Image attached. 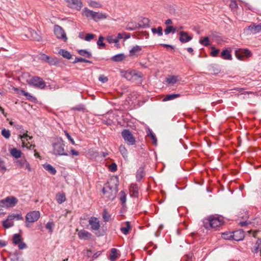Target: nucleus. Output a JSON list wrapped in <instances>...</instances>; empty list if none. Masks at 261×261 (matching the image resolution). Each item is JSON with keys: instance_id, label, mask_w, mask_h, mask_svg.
I'll list each match as a JSON object with an SVG mask.
<instances>
[{"instance_id": "nucleus-1", "label": "nucleus", "mask_w": 261, "mask_h": 261, "mask_svg": "<svg viewBox=\"0 0 261 261\" xmlns=\"http://www.w3.org/2000/svg\"><path fill=\"white\" fill-rule=\"evenodd\" d=\"M102 192L105 196L110 200H113L118 192V181L116 178L111 179L105 185Z\"/></svg>"}, {"instance_id": "nucleus-2", "label": "nucleus", "mask_w": 261, "mask_h": 261, "mask_svg": "<svg viewBox=\"0 0 261 261\" xmlns=\"http://www.w3.org/2000/svg\"><path fill=\"white\" fill-rule=\"evenodd\" d=\"M223 223V218L212 215L203 220V226L206 229L216 228L221 226Z\"/></svg>"}, {"instance_id": "nucleus-3", "label": "nucleus", "mask_w": 261, "mask_h": 261, "mask_svg": "<svg viewBox=\"0 0 261 261\" xmlns=\"http://www.w3.org/2000/svg\"><path fill=\"white\" fill-rule=\"evenodd\" d=\"M64 143L62 139H60L53 145V153L56 155H68L65 152Z\"/></svg>"}, {"instance_id": "nucleus-4", "label": "nucleus", "mask_w": 261, "mask_h": 261, "mask_svg": "<svg viewBox=\"0 0 261 261\" xmlns=\"http://www.w3.org/2000/svg\"><path fill=\"white\" fill-rule=\"evenodd\" d=\"M18 202V199L14 196H8L0 201V206L5 207H14Z\"/></svg>"}, {"instance_id": "nucleus-5", "label": "nucleus", "mask_w": 261, "mask_h": 261, "mask_svg": "<svg viewBox=\"0 0 261 261\" xmlns=\"http://www.w3.org/2000/svg\"><path fill=\"white\" fill-rule=\"evenodd\" d=\"M28 84L36 88L43 89L45 87V82L39 76L32 77L29 81Z\"/></svg>"}, {"instance_id": "nucleus-6", "label": "nucleus", "mask_w": 261, "mask_h": 261, "mask_svg": "<svg viewBox=\"0 0 261 261\" xmlns=\"http://www.w3.org/2000/svg\"><path fill=\"white\" fill-rule=\"evenodd\" d=\"M122 136L125 142L129 145L135 144L136 140L131 132L128 129H124L122 132Z\"/></svg>"}, {"instance_id": "nucleus-7", "label": "nucleus", "mask_w": 261, "mask_h": 261, "mask_svg": "<svg viewBox=\"0 0 261 261\" xmlns=\"http://www.w3.org/2000/svg\"><path fill=\"white\" fill-rule=\"evenodd\" d=\"M261 31V23L256 25L253 23L244 29V33L247 35L255 34Z\"/></svg>"}, {"instance_id": "nucleus-8", "label": "nucleus", "mask_w": 261, "mask_h": 261, "mask_svg": "<svg viewBox=\"0 0 261 261\" xmlns=\"http://www.w3.org/2000/svg\"><path fill=\"white\" fill-rule=\"evenodd\" d=\"M40 217L39 211H34L28 213L25 216L26 221L29 223H34L37 221Z\"/></svg>"}, {"instance_id": "nucleus-9", "label": "nucleus", "mask_w": 261, "mask_h": 261, "mask_svg": "<svg viewBox=\"0 0 261 261\" xmlns=\"http://www.w3.org/2000/svg\"><path fill=\"white\" fill-rule=\"evenodd\" d=\"M251 55V51L247 49H239L235 51L236 58L240 60H243L245 57H250Z\"/></svg>"}, {"instance_id": "nucleus-10", "label": "nucleus", "mask_w": 261, "mask_h": 261, "mask_svg": "<svg viewBox=\"0 0 261 261\" xmlns=\"http://www.w3.org/2000/svg\"><path fill=\"white\" fill-rule=\"evenodd\" d=\"M54 33L57 38L62 39L64 42L67 40L66 35L64 30L59 25H55L54 28Z\"/></svg>"}, {"instance_id": "nucleus-11", "label": "nucleus", "mask_w": 261, "mask_h": 261, "mask_svg": "<svg viewBox=\"0 0 261 261\" xmlns=\"http://www.w3.org/2000/svg\"><path fill=\"white\" fill-rule=\"evenodd\" d=\"M15 165L19 168L28 169L31 171L30 165L25 158H21L15 162Z\"/></svg>"}, {"instance_id": "nucleus-12", "label": "nucleus", "mask_w": 261, "mask_h": 261, "mask_svg": "<svg viewBox=\"0 0 261 261\" xmlns=\"http://www.w3.org/2000/svg\"><path fill=\"white\" fill-rule=\"evenodd\" d=\"M13 243L15 245H18L19 249L21 250L27 247L25 243L22 242V238L19 234L16 233L13 235Z\"/></svg>"}, {"instance_id": "nucleus-13", "label": "nucleus", "mask_w": 261, "mask_h": 261, "mask_svg": "<svg viewBox=\"0 0 261 261\" xmlns=\"http://www.w3.org/2000/svg\"><path fill=\"white\" fill-rule=\"evenodd\" d=\"M68 7L77 11L80 10L83 7L81 0H66Z\"/></svg>"}, {"instance_id": "nucleus-14", "label": "nucleus", "mask_w": 261, "mask_h": 261, "mask_svg": "<svg viewBox=\"0 0 261 261\" xmlns=\"http://www.w3.org/2000/svg\"><path fill=\"white\" fill-rule=\"evenodd\" d=\"M89 224L90 225L92 230L97 231L99 229L100 226V222L96 217H91L89 220Z\"/></svg>"}, {"instance_id": "nucleus-15", "label": "nucleus", "mask_w": 261, "mask_h": 261, "mask_svg": "<svg viewBox=\"0 0 261 261\" xmlns=\"http://www.w3.org/2000/svg\"><path fill=\"white\" fill-rule=\"evenodd\" d=\"M232 240L237 241L242 240L245 237L244 232L240 229L232 232Z\"/></svg>"}, {"instance_id": "nucleus-16", "label": "nucleus", "mask_w": 261, "mask_h": 261, "mask_svg": "<svg viewBox=\"0 0 261 261\" xmlns=\"http://www.w3.org/2000/svg\"><path fill=\"white\" fill-rule=\"evenodd\" d=\"M179 40L181 43H186L192 39V36H189L187 32L181 31L179 32Z\"/></svg>"}, {"instance_id": "nucleus-17", "label": "nucleus", "mask_w": 261, "mask_h": 261, "mask_svg": "<svg viewBox=\"0 0 261 261\" xmlns=\"http://www.w3.org/2000/svg\"><path fill=\"white\" fill-rule=\"evenodd\" d=\"M142 47L141 46L135 45L133 46L129 51V57L138 56L142 51Z\"/></svg>"}, {"instance_id": "nucleus-18", "label": "nucleus", "mask_w": 261, "mask_h": 261, "mask_svg": "<svg viewBox=\"0 0 261 261\" xmlns=\"http://www.w3.org/2000/svg\"><path fill=\"white\" fill-rule=\"evenodd\" d=\"M78 236L79 238L82 240H89L92 237V234L90 232L84 229L78 232Z\"/></svg>"}, {"instance_id": "nucleus-19", "label": "nucleus", "mask_w": 261, "mask_h": 261, "mask_svg": "<svg viewBox=\"0 0 261 261\" xmlns=\"http://www.w3.org/2000/svg\"><path fill=\"white\" fill-rule=\"evenodd\" d=\"M107 17L108 15L105 13L99 12H95L93 20H94L95 21H98L100 20L107 19Z\"/></svg>"}, {"instance_id": "nucleus-20", "label": "nucleus", "mask_w": 261, "mask_h": 261, "mask_svg": "<svg viewBox=\"0 0 261 261\" xmlns=\"http://www.w3.org/2000/svg\"><path fill=\"white\" fill-rule=\"evenodd\" d=\"M10 153L11 155L15 159L21 158L22 154L21 151L16 148L11 149L10 150Z\"/></svg>"}, {"instance_id": "nucleus-21", "label": "nucleus", "mask_w": 261, "mask_h": 261, "mask_svg": "<svg viewBox=\"0 0 261 261\" xmlns=\"http://www.w3.org/2000/svg\"><path fill=\"white\" fill-rule=\"evenodd\" d=\"M94 12V11L91 10L87 8H85L83 10L82 14L86 17L93 19Z\"/></svg>"}, {"instance_id": "nucleus-22", "label": "nucleus", "mask_w": 261, "mask_h": 261, "mask_svg": "<svg viewBox=\"0 0 261 261\" xmlns=\"http://www.w3.org/2000/svg\"><path fill=\"white\" fill-rule=\"evenodd\" d=\"M136 74L133 71H124L121 72V75L126 80L130 81L133 79V75Z\"/></svg>"}, {"instance_id": "nucleus-23", "label": "nucleus", "mask_w": 261, "mask_h": 261, "mask_svg": "<svg viewBox=\"0 0 261 261\" xmlns=\"http://www.w3.org/2000/svg\"><path fill=\"white\" fill-rule=\"evenodd\" d=\"M59 54L61 55L64 58H66L68 60H70L72 58V55L70 54V53L65 49H61L59 51Z\"/></svg>"}, {"instance_id": "nucleus-24", "label": "nucleus", "mask_w": 261, "mask_h": 261, "mask_svg": "<svg viewBox=\"0 0 261 261\" xmlns=\"http://www.w3.org/2000/svg\"><path fill=\"white\" fill-rule=\"evenodd\" d=\"M40 58L41 60L48 63L50 64H54L56 63L55 59L45 54L41 55Z\"/></svg>"}, {"instance_id": "nucleus-25", "label": "nucleus", "mask_w": 261, "mask_h": 261, "mask_svg": "<svg viewBox=\"0 0 261 261\" xmlns=\"http://www.w3.org/2000/svg\"><path fill=\"white\" fill-rule=\"evenodd\" d=\"M56 198L57 201L59 204H61L66 201L65 194L63 192L57 194Z\"/></svg>"}, {"instance_id": "nucleus-26", "label": "nucleus", "mask_w": 261, "mask_h": 261, "mask_svg": "<svg viewBox=\"0 0 261 261\" xmlns=\"http://www.w3.org/2000/svg\"><path fill=\"white\" fill-rule=\"evenodd\" d=\"M221 57L224 60H231L230 51L228 49L223 50L221 54Z\"/></svg>"}, {"instance_id": "nucleus-27", "label": "nucleus", "mask_w": 261, "mask_h": 261, "mask_svg": "<svg viewBox=\"0 0 261 261\" xmlns=\"http://www.w3.org/2000/svg\"><path fill=\"white\" fill-rule=\"evenodd\" d=\"M125 57L124 54L121 53L113 56L111 60L114 62H121L124 59Z\"/></svg>"}, {"instance_id": "nucleus-28", "label": "nucleus", "mask_w": 261, "mask_h": 261, "mask_svg": "<svg viewBox=\"0 0 261 261\" xmlns=\"http://www.w3.org/2000/svg\"><path fill=\"white\" fill-rule=\"evenodd\" d=\"M130 195L132 196L137 197L138 195V187L136 185H132L129 188Z\"/></svg>"}, {"instance_id": "nucleus-29", "label": "nucleus", "mask_w": 261, "mask_h": 261, "mask_svg": "<svg viewBox=\"0 0 261 261\" xmlns=\"http://www.w3.org/2000/svg\"><path fill=\"white\" fill-rule=\"evenodd\" d=\"M141 26L137 23L130 22L126 26V30L128 31H134L136 30Z\"/></svg>"}, {"instance_id": "nucleus-30", "label": "nucleus", "mask_w": 261, "mask_h": 261, "mask_svg": "<svg viewBox=\"0 0 261 261\" xmlns=\"http://www.w3.org/2000/svg\"><path fill=\"white\" fill-rule=\"evenodd\" d=\"M44 168L53 175H55L57 171L56 169L50 164H45L43 165Z\"/></svg>"}, {"instance_id": "nucleus-31", "label": "nucleus", "mask_w": 261, "mask_h": 261, "mask_svg": "<svg viewBox=\"0 0 261 261\" xmlns=\"http://www.w3.org/2000/svg\"><path fill=\"white\" fill-rule=\"evenodd\" d=\"M125 224L126 226L121 227L120 230L123 234L126 235L131 229V226L129 222L128 221L126 222Z\"/></svg>"}, {"instance_id": "nucleus-32", "label": "nucleus", "mask_w": 261, "mask_h": 261, "mask_svg": "<svg viewBox=\"0 0 261 261\" xmlns=\"http://www.w3.org/2000/svg\"><path fill=\"white\" fill-rule=\"evenodd\" d=\"M31 35L30 38L31 39L35 41H39L41 40V36L35 31H30Z\"/></svg>"}, {"instance_id": "nucleus-33", "label": "nucleus", "mask_w": 261, "mask_h": 261, "mask_svg": "<svg viewBox=\"0 0 261 261\" xmlns=\"http://www.w3.org/2000/svg\"><path fill=\"white\" fill-rule=\"evenodd\" d=\"M2 225L5 228H9L14 225V223L11 220H8V217L6 220L2 222Z\"/></svg>"}, {"instance_id": "nucleus-34", "label": "nucleus", "mask_w": 261, "mask_h": 261, "mask_svg": "<svg viewBox=\"0 0 261 261\" xmlns=\"http://www.w3.org/2000/svg\"><path fill=\"white\" fill-rule=\"evenodd\" d=\"M8 220H11V221L14 220V219H16L17 220H22L23 217H22L21 214H12L9 215L8 216Z\"/></svg>"}, {"instance_id": "nucleus-35", "label": "nucleus", "mask_w": 261, "mask_h": 261, "mask_svg": "<svg viewBox=\"0 0 261 261\" xmlns=\"http://www.w3.org/2000/svg\"><path fill=\"white\" fill-rule=\"evenodd\" d=\"M126 194L124 191H121L119 194V198L123 205L125 204L126 200Z\"/></svg>"}, {"instance_id": "nucleus-36", "label": "nucleus", "mask_w": 261, "mask_h": 261, "mask_svg": "<svg viewBox=\"0 0 261 261\" xmlns=\"http://www.w3.org/2000/svg\"><path fill=\"white\" fill-rule=\"evenodd\" d=\"M180 96V94H168L166 96V97L163 99L164 101L171 100L179 97Z\"/></svg>"}, {"instance_id": "nucleus-37", "label": "nucleus", "mask_w": 261, "mask_h": 261, "mask_svg": "<svg viewBox=\"0 0 261 261\" xmlns=\"http://www.w3.org/2000/svg\"><path fill=\"white\" fill-rule=\"evenodd\" d=\"M119 150L123 157L125 159H126L127 158V150L125 147V146L123 145H121L119 146Z\"/></svg>"}, {"instance_id": "nucleus-38", "label": "nucleus", "mask_w": 261, "mask_h": 261, "mask_svg": "<svg viewBox=\"0 0 261 261\" xmlns=\"http://www.w3.org/2000/svg\"><path fill=\"white\" fill-rule=\"evenodd\" d=\"M144 176V171L142 168H140L136 173L137 180L140 181Z\"/></svg>"}, {"instance_id": "nucleus-39", "label": "nucleus", "mask_w": 261, "mask_h": 261, "mask_svg": "<svg viewBox=\"0 0 261 261\" xmlns=\"http://www.w3.org/2000/svg\"><path fill=\"white\" fill-rule=\"evenodd\" d=\"M78 53L82 56L87 58H90L91 57V53L85 49H80L77 51Z\"/></svg>"}, {"instance_id": "nucleus-40", "label": "nucleus", "mask_w": 261, "mask_h": 261, "mask_svg": "<svg viewBox=\"0 0 261 261\" xmlns=\"http://www.w3.org/2000/svg\"><path fill=\"white\" fill-rule=\"evenodd\" d=\"M234 90H236L238 92H242V94H254V95H257V92H252V91H244L245 90V89L243 88H236L234 89Z\"/></svg>"}, {"instance_id": "nucleus-41", "label": "nucleus", "mask_w": 261, "mask_h": 261, "mask_svg": "<svg viewBox=\"0 0 261 261\" xmlns=\"http://www.w3.org/2000/svg\"><path fill=\"white\" fill-rule=\"evenodd\" d=\"M199 42L201 44L205 46H207L210 45L209 38L208 37H205L203 38L200 39Z\"/></svg>"}, {"instance_id": "nucleus-42", "label": "nucleus", "mask_w": 261, "mask_h": 261, "mask_svg": "<svg viewBox=\"0 0 261 261\" xmlns=\"http://www.w3.org/2000/svg\"><path fill=\"white\" fill-rule=\"evenodd\" d=\"M232 232H225L222 233L221 237L225 240H232Z\"/></svg>"}, {"instance_id": "nucleus-43", "label": "nucleus", "mask_w": 261, "mask_h": 261, "mask_svg": "<svg viewBox=\"0 0 261 261\" xmlns=\"http://www.w3.org/2000/svg\"><path fill=\"white\" fill-rule=\"evenodd\" d=\"M151 31L153 34H157L159 36L163 35V29L161 27H159L157 29L153 28L151 29Z\"/></svg>"}, {"instance_id": "nucleus-44", "label": "nucleus", "mask_w": 261, "mask_h": 261, "mask_svg": "<svg viewBox=\"0 0 261 261\" xmlns=\"http://www.w3.org/2000/svg\"><path fill=\"white\" fill-rule=\"evenodd\" d=\"M88 5L93 8H99L101 7V5L98 2L94 1H90L88 2Z\"/></svg>"}, {"instance_id": "nucleus-45", "label": "nucleus", "mask_w": 261, "mask_h": 261, "mask_svg": "<svg viewBox=\"0 0 261 261\" xmlns=\"http://www.w3.org/2000/svg\"><path fill=\"white\" fill-rule=\"evenodd\" d=\"M166 81H167V82L169 84H174L177 82L178 79H177V77L176 76L173 75V76H170L168 77V78H167Z\"/></svg>"}, {"instance_id": "nucleus-46", "label": "nucleus", "mask_w": 261, "mask_h": 261, "mask_svg": "<svg viewBox=\"0 0 261 261\" xmlns=\"http://www.w3.org/2000/svg\"><path fill=\"white\" fill-rule=\"evenodd\" d=\"M117 258V249L116 248H112L111 250V255L110 259L111 261H114Z\"/></svg>"}, {"instance_id": "nucleus-47", "label": "nucleus", "mask_w": 261, "mask_h": 261, "mask_svg": "<svg viewBox=\"0 0 261 261\" xmlns=\"http://www.w3.org/2000/svg\"><path fill=\"white\" fill-rule=\"evenodd\" d=\"M102 218L105 222L109 221L111 219V215L106 210H103Z\"/></svg>"}, {"instance_id": "nucleus-48", "label": "nucleus", "mask_w": 261, "mask_h": 261, "mask_svg": "<svg viewBox=\"0 0 261 261\" xmlns=\"http://www.w3.org/2000/svg\"><path fill=\"white\" fill-rule=\"evenodd\" d=\"M107 41L110 44L113 43L118 42V38L115 37L114 36H109L106 38Z\"/></svg>"}, {"instance_id": "nucleus-49", "label": "nucleus", "mask_w": 261, "mask_h": 261, "mask_svg": "<svg viewBox=\"0 0 261 261\" xmlns=\"http://www.w3.org/2000/svg\"><path fill=\"white\" fill-rule=\"evenodd\" d=\"M2 135L6 139H9L10 137L11 133L9 130L4 128L2 130Z\"/></svg>"}, {"instance_id": "nucleus-50", "label": "nucleus", "mask_w": 261, "mask_h": 261, "mask_svg": "<svg viewBox=\"0 0 261 261\" xmlns=\"http://www.w3.org/2000/svg\"><path fill=\"white\" fill-rule=\"evenodd\" d=\"M54 226V223L52 221H49L46 224V229H48L50 233H52L53 231V227Z\"/></svg>"}, {"instance_id": "nucleus-51", "label": "nucleus", "mask_w": 261, "mask_h": 261, "mask_svg": "<svg viewBox=\"0 0 261 261\" xmlns=\"http://www.w3.org/2000/svg\"><path fill=\"white\" fill-rule=\"evenodd\" d=\"M104 37L100 36L98 38V40L97 42V44L100 46L102 47L103 48L105 47L106 44L103 42L104 40Z\"/></svg>"}, {"instance_id": "nucleus-52", "label": "nucleus", "mask_w": 261, "mask_h": 261, "mask_svg": "<svg viewBox=\"0 0 261 261\" xmlns=\"http://www.w3.org/2000/svg\"><path fill=\"white\" fill-rule=\"evenodd\" d=\"M78 62L90 63V62L81 57H76L73 63L75 64Z\"/></svg>"}, {"instance_id": "nucleus-53", "label": "nucleus", "mask_w": 261, "mask_h": 261, "mask_svg": "<svg viewBox=\"0 0 261 261\" xmlns=\"http://www.w3.org/2000/svg\"><path fill=\"white\" fill-rule=\"evenodd\" d=\"M11 261H24L22 258L19 257L18 253H15L11 258Z\"/></svg>"}, {"instance_id": "nucleus-54", "label": "nucleus", "mask_w": 261, "mask_h": 261, "mask_svg": "<svg viewBox=\"0 0 261 261\" xmlns=\"http://www.w3.org/2000/svg\"><path fill=\"white\" fill-rule=\"evenodd\" d=\"M148 135H149L152 140L153 143L155 145H156L157 144V139L156 138V137L154 134H153L150 130H149V133L148 134Z\"/></svg>"}, {"instance_id": "nucleus-55", "label": "nucleus", "mask_w": 261, "mask_h": 261, "mask_svg": "<svg viewBox=\"0 0 261 261\" xmlns=\"http://www.w3.org/2000/svg\"><path fill=\"white\" fill-rule=\"evenodd\" d=\"M212 51L211 53V55L214 57H217L220 51L219 49H216L214 47H212Z\"/></svg>"}, {"instance_id": "nucleus-56", "label": "nucleus", "mask_w": 261, "mask_h": 261, "mask_svg": "<svg viewBox=\"0 0 261 261\" xmlns=\"http://www.w3.org/2000/svg\"><path fill=\"white\" fill-rule=\"evenodd\" d=\"M229 7L232 9L234 10V9L238 7V5L236 1L234 0H231L229 4Z\"/></svg>"}, {"instance_id": "nucleus-57", "label": "nucleus", "mask_w": 261, "mask_h": 261, "mask_svg": "<svg viewBox=\"0 0 261 261\" xmlns=\"http://www.w3.org/2000/svg\"><path fill=\"white\" fill-rule=\"evenodd\" d=\"M95 35L92 34H87L84 39L87 41H90L94 38Z\"/></svg>"}, {"instance_id": "nucleus-58", "label": "nucleus", "mask_w": 261, "mask_h": 261, "mask_svg": "<svg viewBox=\"0 0 261 261\" xmlns=\"http://www.w3.org/2000/svg\"><path fill=\"white\" fill-rule=\"evenodd\" d=\"M173 30V27L172 26H167L164 30L165 34L166 35H168L169 33L172 32Z\"/></svg>"}, {"instance_id": "nucleus-59", "label": "nucleus", "mask_w": 261, "mask_h": 261, "mask_svg": "<svg viewBox=\"0 0 261 261\" xmlns=\"http://www.w3.org/2000/svg\"><path fill=\"white\" fill-rule=\"evenodd\" d=\"M98 80L101 82L105 83L108 82V78L104 75H101L99 76Z\"/></svg>"}, {"instance_id": "nucleus-60", "label": "nucleus", "mask_w": 261, "mask_h": 261, "mask_svg": "<svg viewBox=\"0 0 261 261\" xmlns=\"http://www.w3.org/2000/svg\"><path fill=\"white\" fill-rule=\"evenodd\" d=\"M65 135L67 137V138L70 140V141L71 142V143L73 144V145H75V142L74 141V140L71 138V137L70 136V135H69V134L67 132V131H65Z\"/></svg>"}, {"instance_id": "nucleus-61", "label": "nucleus", "mask_w": 261, "mask_h": 261, "mask_svg": "<svg viewBox=\"0 0 261 261\" xmlns=\"http://www.w3.org/2000/svg\"><path fill=\"white\" fill-rule=\"evenodd\" d=\"M18 93L27 97L29 99H30V97H32V96L29 93L25 92V91H24L23 90H20L19 92H18Z\"/></svg>"}, {"instance_id": "nucleus-62", "label": "nucleus", "mask_w": 261, "mask_h": 261, "mask_svg": "<svg viewBox=\"0 0 261 261\" xmlns=\"http://www.w3.org/2000/svg\"><path fill=\"white\" fill-rule=\"evenodd\" d=\"M110 170L112 172H114L117 170V165L115 163L112 164L109 167Z\"/></svg>"}, {"instance_id": "nucleus-63", "label": "nucleus", "mask_w": 261, "mask_h": 261, "mask_svg": "<svg viewBox=\"0 0 261 261\" xmlns=\"http://www.w3.org/2000/svg\"><path fill=\"white\" fill-rule=\"evenodd\" d=\"M102 252V251H97L95 252L92 256V260H93L98 257L101 254Z\"/></svg>"}, {"instance_id": "nucleus-64", "label": "nucleus", "mask_w": 261, "mask_h": 261, "mask_svg": "<svg viewBox=\"0 0 261 261\" xmlns=\"http://www.w3.org/2000/svg\"><path fill=\"white\" fill-rule=\"evenodd\" d=\"M21 139H27V141H28V140H31L32 137H30L28 136V135L27 134H24L21 137Z\"/></svg>"}]
</instances>
